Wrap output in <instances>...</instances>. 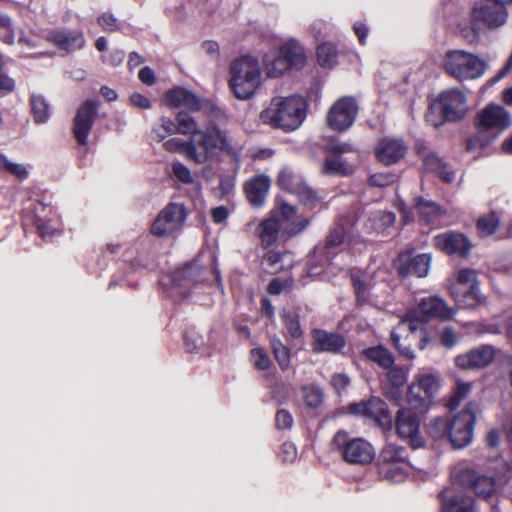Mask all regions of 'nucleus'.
<instances>
[{
  "label": "nucleus",
  "mask_w": 512,
  "mask_h": 512,
  "mask_svg": "<svg viewBox=\"0 0 512 512\" xmlns=\"http://www.w3.org/2000/svg\"><path fill=\"white\" fill-rule=\"evenodd\" d=\"M307 102L300 95L275 96L264 108L259 119L261 123L283 132L297 130L307 116Z\"/></svg>",
  "instance_id": "nucleus-1"
},
{
  "label": "nucleus",
  "mask_w": 512,
  "mask_h": 512,
  "mask_svg": "<svg viewBox=\"0 0 512 512\" xmlns=\"http://www.w3.org/2000/svg\"><path fill=\"white\" fill-rule=\"evenodd\" d=\"M195 143L199 155L197 164H204L220 155H226L236 164H240L242 143L216 124H210L199 131Z\"/></svg>",
  "instance_id": "nucleus-2"
},
{
  "label": "nucleus",
  "mask_w": 512,
  "mask_h": 512,
  "mask_svg": "<svg viewBox=\"0 0 512 512\" xmlns=\"http://www.w3.org/2000/svg\"><path fill=\"white\" fill-rule=\"evenodd\" d=\"M352 226L353 220L349 216H343L334 223L324 242L319 243L313 250L311 265L308 269L310 276H320L332 265L333 258L342 251Z\"/></svg>",
  "instance_id": "nucleus-3"
},
{
  "label": "nucleus",
  "mask_w": 512,
  "mask_h": 512,
  "mask_svg": "<svg viewBox=\"0 0 512 512\" xmlns=\"http://www.w3.org/2000/svg\"><path fill=\"white\" fill-rule=\"evenodd\" d=\"M475 124L478 133L468 140V150L488 145L512 126V117L503 106L490 103L477 113Z\"/></svg>",
  "instance_id": "nucleus-4"
},
{
  "label": "nucleus",
  "mask_w": 512,
  "mask_h": 512,
  "mask_svg": "<svg viewBox=\"0 0 512 512\" xmlns=\"http://www.w3.org/2000/svg\"><path fill=\"white\" fill-rule=\"evenodd\" d=\"M230 87L236 98L249 99L260 85L261 68L258 59L243 56L231 64Z\"/></svg>",
  "instance_id": "nucleus-5"
},
{
  "label": "nucleus",
  "mask_w": 512,
  "mask_h": 512,
  "mask_svg": "<svg viewBox=\"0 0 512 512\" xmlns=\"http://www.w3.org/2000/svg\"><path fill=\"white\" fill-rule=\"evenodd\" d=\"M442 65L446 74L459 81L478 79L487 70V63L482 58L465 50L447 51Z\"/></svg>",
  "instance_id": "nucleus-6"
},
{
  "label": "nucleus",
  "mask_w": 512,
  "mask_h": 512,
  "mask_svg": "<svg viewBox=\"0 0 512 512\" xmlns=\"http://www.w3.org/2000/svg\"><path fill=\"white\" fill-rule=\"evenodd\" d=\"M440 387V374L432 369L421 368L407 388L406 401L414 409H427Z\"/></svg>",
  "instance_id": "nucleus-7"
},
{
  "label": "nucleus",
  "mask_w": 512,
  "mask_h": 512,
  "mask_svg": "<svg viewBox=\"0 0 512 512\" xmlns=\"http://www.w3.org/2000/svg\"><path fill=\"white\" fill-rule=\"evenodd\" d=\"M418 310L409 309L399 325H408L411 332L422 330L424 323L430 318L452 319L456 310L448 307L444 299L438 296L424 297L419 301Z\"/></svg>",
  "instance_id": "nucleus-8"
},
{
  "label": "nucleus",
  "mask_w": 512,
  "mask_h": 512,
  "mask_svg": "<svg viewBox=\"0 0 512 512\" xmlns=\"http://www.w3.org/2000/svg\"><path fill=\"white\" fill-rule=\"evenodd\" d=\"M333 444L342 458L349 463L367 464L374 458V449L362 438H351L346 431H338Z\"/></svg>",
  "instance_id": "nucleus-9"
},
{
  "label": "nucleus",
  "mask_w": 512,
  "mask_h": 512,
  "mask_svg": "<svg viewBox=\"0 0 512 512\" xmlns=\"http://www.w3.org/2000/svg\"><path fill=\"white\" fill-rule=\"evenodd\" d=\"M476 421L474 405L469 403L462 411L449 419V440L455 448H463L470 444Z\"/></svg>",
  "instance_id": "nucleus-10"
},
{
  "label": "nucleus",
  "mask_w": 512,
  "mask_h": 512,
  "mask_svg": "<svg viewBox=\"0 0 512 512\" xmlns=\"http://www.w3.org/2000/svg\"><path fill=\"white\" fill-rule=\"evenodd\" d=\"M185 220L186 210L184 205L170 203L158 214L151 224L150 231L158 237L171 236L180 231Z\"/></svg>",
  "instance_id": "nucleus-11"
},
{
  "label": "nucleus",
  "mask_w": 512,
  "mask_h": 512,
  "mask_svg": "<svg viewBox=\"0 0 512 512\" xmlns=\"http://www.w3.org/2000/svg\"><path fill=\"white\" fill-rule=\"evenodd\" d=\"M421 420L416 412L409 408H401L395 417V429L397 435L413 449L424 445V439L420 431Z\"/></svg>",
  "instance_id": "nucleus-12"
},
{
  "label": "nucleus",
  "mask_w": 512,
  "mask_h": 512,
  "mask_svg": "<svg viewBox=\"0 0 512 512\" xmlns=\"http://www.w3.org/2000/svg\"><path fill=\"white\" fill-rule=\"evenodd\" d=\"M358 106L352 97H342L337 100L327 114L328 126L337 132H343L354 123Z\"/></svg>",
  "instance_id": "nucleus-13"
},
{
  "label": "nucleus",
  "mask_w": 512,
  "mask_h": 512,
  "mask_svg": "<svg viewBox=\"0 0 512 512\" xmlns=\"http://www.w3.org/2000/svg\"><path fill=\"white\" fill-rule=\"evenodd\" d=\"M439 498L441 512H477L473 497L467 495L454 478L452 483L440 492Z\"/></svg>",
  "instance_id": "nucleus-14"
},
{
  "label": "nucleus",
  "mask_w": 512,
  "mask_h": 512,
  "mask_svg": "<svg viewBox=\"0 0 512 512\" xmlns=\"http://www.w3.org/2000/svg\"><path fill=\"white\" fill-rule=\"evenodd\" d=\"M431 254L414 255L413 250L401 252L395 262L398 273L403 276L426 277L430 270Z\"/></svg>",
  "instance_id": "nucleus-15"
},
{
  "label": "nucleus",
  "mask_w": 512,
  "mask_h": 512,
  "mask_svg": "<svg viewBox=\"0 0 512 512\" xmlns=\"http://www.w3.org/2000/svg\"><path fill=\"white\" fill-rule=\"evenodd\" d=\"M454 479L464 490H473L475 494L482 498H489L496 492V483L492 477L479 475L473 469L460 470Z\"/></svg>",
  "instance_id": "nucleus-16"
},
{
  "label": "nucleus",
  "mask_w": 512,
  "mask_h": 512,
  "mask_svg": "<svg viewBox=\"0 0 512 512\" xmlns=\"http://www.w3.org/2000/svg\"><path fill=\"white\" fill-rule=\"evenodd\" d=\"M277 220L282 229L283 241L301 233L309 225V219L287 203H282L279 206Z\"/></svg>",
  "instance_id": "nucleus-17"
},
{
  "label": "nucleus",
  "mask_w": 512,
  "mask_h": 512,
  "mask_svg": "<svg viewBox=\"0 0 512 512\" xmlns=\"http://www.w3.org/2000/svg\"><path fill=\"white\" fill-rule=\"evenodd\" d=\"M438 105L446 121L461 119L467 110V100L459 89L442 92L438 97Z\"/></svg>",
  "instance_id": "nucleus-18"
},
{
  "label": "nucleus",
  "mask_w": 512,
  "mask_h": 512,
  "mask_svg": "<svg viewBox=\"0 0 512 512\" xmlns=\"http://www.w3.org/2000/svg\"><path fill=\"white\" fill-rule=\"evenodd\" d=\"M495 358L491 345H481L455 357V365L461 370H475L487 367Z\"/></svg>",
  "instance_id": "nucleus-19"
},
{
  "label": "nucleus",
  "mask_w": 512,
  "mask_h": 512,
  "mask_svg": "<svg viewBox=\"0 0 512 512\" xmlns=\"http://www.w3.org/2000/svg\"><path fill=\"white\" fill-rule=\"evenodd\" d=\"M473 24H482L489 29H496L503 26L508 18L506 7L495 3L474 7L472 10Z\"/></svg>",
  "instance_id": "nucleus-20"
},
{
  "label": "nucleus",
  "mask_w": 512,
  "mask_h": 512,
  "mask_svg": "<svg viewBox=\"0 0 512 512\" xmlns=\"http://www.w3.org/2000/svg\"><path fill=\"white\" fill-rule=\"evenodd\" d=\"M433 242L435 247L442 252L459 257H466L472 247L466 236L453 231L436 235Z\"/></svg>",
  "instance_id": "nucleus-21"
},
{
  "label": "nucleus",
  "mask_w": 512,
  "mask_h": 512,
  "mask_svg": "<svg viewBox=\"0 0 512 512\" xmlns=\"http://www.w3.org/2000/svg\"><path fill=\"white\" fill-rule=\"evenodd\" d=\"M200 268L195 264H189L179 268L172 273L169 296L172 298H185L189 294L190 288L197 281Z\"/></svg>",
  "instance_id": "nucleus-22"
},
{
  "label": "nucleus",
  "mask_w": 512,
  "mask_h": 512,
  "mask_svg": "<svg viewBox=\"0 0 512 512\" xmlns=\"http://www.w3.org/2000/svg\"><path fill=\"white\" fill-rule=\"evenodd\" d=\"M409 373L410 369L408 367L392 365L387 369L383 390L386 396L398 405L402 403L403 387L408 380Z\"/></svg>",
  "instance_id": "nucleus-23"
},
{
  "label": "nucleus",
  "mask_w": 512,
  "mask_h": 512,
  "mask_svg": "<svg viewBox=\"0 0 512 512\" xmlns=\"http://www.w3.org/2000/svg\"><path fill=\"white\" fill-rule=\"evenodd\" d=\"M97 112V104L93 101L83 103L74 118L73 133L80 145L85 146L92 129L94 117Z\"/></svg>",
  "instance_id": "nucleus-24"
},
{
  "label": "nucleus",
  "mask_w": 512,
  "mask_h": 512,
  "mask_svg": "<svg viewBox=\"0 0 512 512\" xmlns=\"http://www.w3.org/2000/svg\"><path fill=\"white\" fill-rule=\"evenodd\" d=\"M406 146L400 139L384 138L375 147L376 158L385 165H392L404 157Z\"/></svg>",
  "instance_id": "nucleus-25"
},
{
  "label": "nucleus",
  "mask_w": 512,
  "mask_h": 512,
  "mask_svg": "<svg viewBox=\"0 0 512 512\" xmlns=\"http://www.w3.org/2000/svg\"><path fill=\"white\" fill-rule=\"evenodd\" d=\"M271 185L270 178L265 174L255 175L244 184L247 200L254 207L263 206Z\"/></svg>",
  "instance_id": "nucleus-26"
},
{
  "label": "nucleus",
  "mask_w": 512,
  "mask_h": 512,
  "mask_svg": "<svg viewBox=\"0 0 512 512\" xmlns=\"http://www.w3.org/2000/svg\"><path fill=\"white\" fill-rule=\"evenodd\" d=\"M47 38L56 47L67 52L81 49L85 44L82 32L76 30H54L48 34Z\"/></svg>",
  "instance_id": "nucleus-27"
},
{
  "label": "nucleus",
  "mask_w": 512,
  "mask_h": 512,
  "mask_svg": "<svg viewBox=\"0 0 512 512\" xmlns=\"http://www.w3.org/2000/svg\"><path fill=\"white\" fill-rule=\"evenodd\" d=\"M312 339L314 352L337 353L344 348L346 343L343 336L320 329L312 332Z\"/></svg>",
  "instance_id": "nucleus-28"
},
{
  "label": "nucleus",
  "mask_w": 512,
  "mask_h": 512,
  "mask_svg": "<svg viewBox=\"0 0 512 512\" xmlns=\"http://www.w3.org/2000/svg\"><path fill=\"white\" fill-rule=\"evenodd\" d=\"M166 100L174 107H183L191 111H198L209 104L199 99L192 92L183 88H174L166 93Z\"/></svg>",
  "instance_id": "nucleus-29"
},
{
  "label": "nucleus",
  "mask_w": 512,
  "mask_h": 512,
  "mask_svg": "<svg viewBox=\"0 0 512 512\" xmlns=\"http://www.w3.org/2000/svg\"><path fill=\"white\" fill-rule=\"evenodd\" d=\"M256 232L261 241L262 247L265 249H270L274 247L278 240H283L282 229L276 215H271L261 221Z\"/></svg>",
  "instance_id": "nucleus-30"
},
{
  "label": "nucleus",
  "mask_w": 512,
  "mask_h": 512,
  "mask_svg": "<svg viewBox=\"0 0 512 512\" xmlns=\"http://www.w3.org/2000/svg\"><path fill=\"white\" fill-rule=\"evenodd\" d=\"M279 52L292 69H300L306 63L304 48L296 39L284 41L279 47Z\"/></svg>",
  "instance_id": "nucleus-31"
},
{
  "label": "nucleus",
  "mask_w": 512,
  "mask_h": 512,
  "mask_svg": "<svg viewBox=\"0 0 512 512\" xmlns=\"http://www.w3.org/2000/svg\"><path fill=\"white\" fill-rule=\"evenodd\" d=\"M365 417L373 419L381 426H391V415L387 404L376 397L365 401Z\"/></svg>",
  "instance_id": "nucleus-32"
},
{
  "label": "nucleus",
  "mask_w": 512,
  "mask_h": 512,
  "mask_svg": "<svg viewBox=\"0 0 512 512\" xmlns=\"http://www.w3.org/2000/svg\"><path fill=\"white\" fill-rule=\"evenodd\" d=\"M163 147L165 150L169 152H177L197 164L198 155L195 138L187 141L179 138H170L164 141Z\"/></svg>",
  "instance_id": "nucleus-33"
},
{
  "label": "nucleus",
  "mask_w": 512,
  "mask_h": 512,
  "mask_svg": "<svg viewBox=\"0 0 512 512\" xmlns=\"http://www.w3.org/2000/svg\"><path fill=\"white\" fill-rule=\"evenodd\" d=\"M461 308L475 309L486 304V298L480 293L479 286L461 291L459 294H450Z\"/></svg>",
  "instance_id": "nucleus-34"
},
{
  "label": "nucleus",
  "mask_w": 512,
  "mask_h": 512,
  "mask_svg": "<svg viewBox=\"0 0 512 512\" xmlns=\"http://www.w3.org/2000/svg\"><path fill=\"white\" fill-rule=\"evenodd\" d=\"M479 286L476 272L472 269H461L455 274V280H450V294H459L465 289Z\"/></svg>",
  "instance_id": "nucleus-35"
},
{
  "label": "nucleus",
  "mask_w": 512,
  "mask_h": 512,
  "mask_svg": "<svg viewBox=\"0 0 512 512\" xmlns=\"http://www.w3.org/2000/svg\"><path fill=\"white\" fill-rule=\"evenodd\" d=\"M415 209L420 220L426 224H435L443 213L436 203L424 198L417 199Z\"/></svg>",
  "instance_id": "nucleus-36"
},
{
  "label": "nucleus",
  "mask_w": 512,
  "mask_h": 512,
  "mask_svg": "<svg viewBox=\"0 0 512 512\" xmlns=\"http://www.w3.org/2000/svg\"><path fill=\"white\" fill-rule=\"evenodd\" d=\"M353 172V165L333 155L327 157L322 166V173L330 176H350Z\"/></svg>",
  "instance_id": "nucleus-37"
},
{
  "label": "nucleus",
  "mask_w": 512,
  "mask_h": 512,
  "mask_svg": "<svg viewBox=\"0 0 512 512\" xmlns=\"http://www.w3.org/2000/svg\"><path fill=\"white\" fill-rule=\"evenodd\" d=\"M427 170L436 172L445 182L450 183L455 179V173L434 153L427 154L423 159Z\"/></svg>",
  "instance_id": "nucleus-38"
},
{
  "label": "nucleus",
  "mask_w": 512,
  "mask_h": 512,
  "mask_svg": "<svg viewBox=\"0 0 512 512\" xmlns=\"http://www.w3.org/2000/svg\"><path fill=\"white\" fill-rule=\"evenodd\" d=\"M408 463L380 464L379 473L387 481L392 483L402 482L408 474Z\"/></svg>",
  "instance_id": "nucleus-39"
},
{
  "label": "nucleus",
  "mask_w": 512,
  "mask_h": 512,
  "mask_svg": "<svg viewBox=\"0 0 512 512\" xmlns=\"http://www.w3.org/2000/svg\"><path fill=\"white\" fill-rule=\"evenodd\" d=\"M363 354L368 360L377 363L383 369H388L394 364L393 356L382 346L367 348Z\"/></svg>",
  "instance_id": "nucleus-40"
},
{
  "label": "nucleus",
  "mask_w": 512,
  "mask_h": 512,
  "mask_svg": "<svg viewBox=\"0 0 512 512\" xmlns=\"http://www.w3.org/2000/svg\"><path fill=\"white\" fill-rule=\"evenodd\" d=\"M407 460L406 451L402 446L387 444L380 452V464L402 463Z\"/></svg>",
  "instance_id": "nucleus-41"
},
{
  "label": "nucleus",
  "mask_w": 512,
  "mask_h": 512,
  "mask_svg": "<svg viewBox=\"0 0 512 512\" xmlns=\"http://www.w3.org/2000/svg\"><path fill=\"white\" fill-rule=\"evenodd\" d=\"M472 384L462 380H457L454 390L446 402L447 408L452 411L458 408L460 403L467 398L471 391Z\"/></svg>",
  "instance_id": "nucleus-42"
},
{
  "label": "nucleus",
  "mask_w": 512,
  "mask_h": 512,
  "mask_svg": "<svg viewBox=\"0 0 512 512\" xmlns=\"http://www.w3.org/2000/svg\"><path fill=\"white\" fill-rule=\"evenodd\" d=\"M287 60L278 52V56L272 60L265 58L263 65L265 72L268 77L277 78L282 76L285 72L292 69L291 66L286 62Z\"/></svg>",
  "instance_id": "nucleus-43"
},
{
  "label": "nucleus",
  "mask_w": 512,
  "mask_h": 512,
  "mask_svg": "<svg viewBox=\"0 0 512 512\" xmlns=\"http://www.w3.org/2000/svg\"><path fill=\"white\" fill-rule=\"evenodd\" d=\"M337 57V50L331 43H323L317 48V60L323 68H333L337 64Z\"/></svg>",
  "instance_id": "nucleus-44"
},
{
  "label": "nucleus",
  "mask_w": 512,
  "mask_h": 512,
  "mask_svg": "<svg viewBox=\"0 0 512 512\" xmlns=\"http://www.w3.org/2000/svg\"><path fill=\"white\" fill-rule=\"evenodd\" d=\"M302 399L310 409L318 408L323 402V391L315 384H308L301 388Z\"/></svg>",
  "instance_id": "nucleus-45"
},
{
  "label": "nucleus",
  "mask_w": 512,
  "mask_h": 512,
  "mask_svg": "<svg viewBox=\"0 0 512 512\" xmlns=\"http://www.w3.org/2000/svg\"><path fill=\"white\" fill-rule=\"evenodd\" d=\"M428 434L435 440L449 439V418L436 417L427 425Z\"/></svg>",
  "instance_id": "nucleus-46"
},
{
  "label": "nucleus",
  "mask_w": 512,
  "mask_h": 512,
  "mask_svg": "<svg viewBox=\"0 0 512 512\" xmlns=\"http://www.w3.org/2000/svg\"><path fill=\"white\" fill-rule=\"evenodd\" d=\"M177 133L183 135H192L198 137V132L202 129L198 128L195 119L185 112H179L176 116Z\"/></svg>",
  "instance_id": "nucleus-47"
},
{
  "label": "nucleus",
  "mask_w": 512,
  "mask_h": 512,
  "mask_svg": "<svg viewBox=\"0 0 512 512\" xmlns=\"http://www.w3.org/2000/svg\"><path fill=\"white\" fill-rule=\"evenodd\" d=\"M303 179L292 170L283 169L278 175V185L289 193H295Z\"/></svg>",
  "instance_id": "nucleus-48"
},
{
  "label": "nucleus",
  "mask_w": 512,
  "mask_h": 512,
  "mask_svg": "<svg viewBox=\"0 0 512 512\" xmlns=\"http://www.w3.org/2000/svg\"><path fill=\"white\" fill-rule=\"evenodd\" d=\"M31 111L37 123H45L49 119V105L41 95L31 96Z\"/></svg>",
  "instance_id": "nucleus-49"
},
{
  "label": "nucleus",
  "mask_w": 512,
  "mask_h": 512,
  "mask_svg": "<svg viewBox=\"0 0 512 512\" xmlns=\"http://www.w3.org/2000/svg\"><path fill=\"white\" fill-rule=\"evenodd\" d=\"M30 208L33 213L35 224L46 219L48 222H52L54 220L53 216L54 214H56V212L52 206L45 204L41 201H33L26 209L28 210Z\"/></svg>",
  "instance_id": "nucleus-50"
},
{
  "label": "nucleus",
  "mask_w": 512,
  "mask_h": 512,
  "mask_svg": "<svg viewBox=\"0 0 512 512\" xmlns=\"http://www.w3.org/2000/svg\"><path fill=\"white\" fill-rule=\"evenodd\" d=\"M499 221V216L495 212H492L488 216L480 217L477 222L479 234L484 237L492 235L496 231Z\"/></svg>",
  "instance_id": "nucleus-51"
},
{
  "label": "nucleus",
  "mask_w": 512,
  "mask_h": 512,
  "mask_svg": "<svg viewBox=\"0 0 512 512\" xmlns=\"http://www.w3.org/2000/svg\"><path fill=\"white\" fill-rule=\"evenodd\" d=\"M282 318L288 334L293 338H300L302 336V329L300 327L298 315L294 312L284 310Z\"/></svg>",
  "instance_id": "nucleus-52"
},
{
  "label": "nucleus",
  "mask_w": 512,
  "mask_h": 512,
  "mask_svg": "<svg viewBox=\"0 0 512 512\" xmlns=\"http://www.w3.org/2000/svg\"><path fill=\"white\" fill-rule=\"evenodd\" d=\"M53 217L54 220L52 222H48L46 219L35 224L41 238L50 239L60 232L57 214H54Z\"/></svg>",
  "instance_id": "nucleus-53"
},
{
  "label": "nucleus",
  "mask_w": 512,
  "mask_h": 512,
  "mask_svg": "<svg viewBox=\"0 0 512 512\" xmlns=\"http://www.w3.org/2000/svg\"><path fill=\"white\" fill-rule=\"evenodd\" d=\"M272 349L277 360L279 366L282 370L288 368L290 363V351L289 349L283 345L279 340H274L272 342Z\"/></svg>",
  "instance_id": "nucleus-54"
},
{
  "label": "nucleus",
  "mask_w": 512,
  "mask_h": 512,
  "mask_svg": "<svg viewBox=\"0 0 512 512\" xmlns=\"http://www.w3.org/2000/svg\"><path fill=\"white\" fill-rule=\"evenodd\" d=\"M2 170H5L7 173L13 175L19 180H24L28 177L29 171L28 169L20 163H15L7 160L2 155Z\"/></svg>",
  "instance_id": "nucleus-55"
},
{
  "label": "nucleus",
  "mask_w": 512,
  "mask_h": 512,
  "mask_svg": "<svg viewBox=\"0 0 512 512\" xmlns=\"http://www.w3.org/2000/svg\"><path fill=\"white\" fill-rule=\"evenodd\" d=\"M396 216L393 212L379 211L373 215V225L375 230L384 231L395 223Z\"/></svg>",
  "instance_id": "nucleus-56"
},
{
  "label": "nucleus",
  "mask_w": 512,
  "mask_h": 512,
  "mask_svg": "<svg viewBox=\"0 0 512 512\" xmlns=\"http://www.w3.org/2000/svg\"><path fill=\"white\" fill-rule=\"evenodd\" d=\"M397 176L391 172H379L370 176L369 183L376 187H386L396 182Z\"/></svg>",
  "instance_id": "nucleus-57"
},
{
  "label": "nucleus",
  "mask_w": 512,
  "mask_h": 512,
  "mask_svg": "<svg viewBox=\"0 0 512 512\" xmlns=\"http://www.w3.org/2000/svg\"><path fill=\"white\" fill-rule=\"evenodd\" d=\"M299 200L303 202L304 204L308 205H314L318 201V197L316 195V192L313 191L305 182L304 180L298 187V189L295 191V193Z\"/></svg>",
  "instance_id": "nucleus-58"
},
{
  "label": "nucleus",
  "mask_w": 512,
  "mask_h": 512,
  "mask_svg": "<svg viewBox=\"0 0 512 512\" xmlns=\"http://www.w3.org/2000/svg\"><path fill=\"white\" fill-rule=\"evenodd\" d=\"M284 256L285 254L269 251L263 257L262 263L270 273H277L278 271L281 270V266H279V263L281 262Z\"/></svg>",
  "instance_id": "nucleus-59"
},
{
  "label": "nucleus",
  "mask_w": 512,
  "mask_h": 512,
  "mask_svg": "<svg viewBox=\"0 0 512 512\" xmlns=\"http://www.w3.org/2000/svg\"><path fill=\"white\" fill-rule=\"evenodd\" d=\"M352 283L355 288V293L358 302L360 303H374L370 298L368 286L356 276H352Z\"/></svg>",
  "instance_id": "nucleus-60"
},
{
  "label": "nucleus",
  "mask_w": 512,
  "mask_h": 512,
  "mask_svg": "<svg viewBox=\"0 0 512 512\" xmlns=\"http://www.w3.org/2000/svg\"><path fill=\"white\" fill-rule=\"evenodd\" d=\"M325 151L333 156L340 157L346 153H358L357 149L350 143L333 142L326 146Z\"/></svg>",
  "instance_id": "nucleus-61"
},
{
  "label": "nucleus",
  "mask_w": 512,
  "mask_h": 512,
  "mask_svg": "<svg viewBox=\"0 0 512 512\" xmlns=\"http://www.w3.org/2000/svg\"><path fill=\"white\" fill-rule=\"evenodd\" d=\"M251 358L254 366L259 370H267L270 367V358L262 348L253 349L251 351Z\"/></svg>",
  "instance_id": "nucleus-62"
},
{
  "label": "nucleus",
  "mask_w": 512,
  "mask_h": 512,
  "mask_svg": "<svg viewBox=\"0 0 512 512\" xmlns=\"http://www.w3.org/2000/svg\"><path fill=\"white\" fill-rule=\"evenodd\" d=\"M172 172L173 175L184 184H191L193 182L190 169L179 161L172 164Z\"/></svg>",
  "instance_id": "nucleus-63"
},
{
  "label": "nucleus",
  "mask_w": 512,
  "mask_h": 512,
  "mask_svg": "<svg viewBox=\"0 0 512 512\" xmlns=\"http://www.w3.org/2000/svg\"><path fill=\"white\" fill-rule=\"evenodd\" d=\"M98 23L106 31H116L119 29L118 20L110 13L100 15L98 17Z\"/></svg>",
  "instance_id": "nucleus-64"
}]
</instances>
